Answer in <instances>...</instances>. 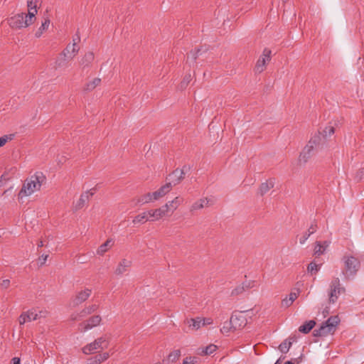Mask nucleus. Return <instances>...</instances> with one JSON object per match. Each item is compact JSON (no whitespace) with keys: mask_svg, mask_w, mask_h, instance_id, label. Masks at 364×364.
Listing matches in <instances>:
<instances>
[{"mask_svg":"<svg viewBox=\"0 0 364 364\" xmlns=\"http://www.w3.org/2000/svg\"><path fill=\"white\" fill-rule=\"evenodd\" d=\"M46 176L42 172H36L25 180L22 188L18 193V200L23 202V198L31 196L41 190L42 185L46 181Z\"/></svg>","mask_w":364,"mask_h":364,"instance_id":"nucleus-1","label":"nucleus"},{"mask_svg":"<svg viewBox=\"0 0 364 364\" xmlns=\"http://www.w3.org/2000/svg\"><path fill=\"white\" fill-rule=\"evenodd\" d=\"M340 322V319L338 316L329 317L325 322H323L319 328L314 331V336H326L329 334H333Z\"/></svg>","mask_w":364,"mask_h":364,"instance_id":"nucleus-2","label":"nucleus"},{"mask_svg":"<svg viewBox=\"0 0 364 364\" xmlns=\"http://www.w3.org/2000/svg\"><path fill=\"white\" fill-rule=\"evenodd\" d=\"M7 22L11 28L21 29L33 24L34 21L32 19L29 20L26 13H21L8 18Z\"/></svg>","mask_w":364,"mask_h":364,"instance_id":"nucleus-3","label":"nucleus"},{"mask_svg":"<svg viewBox=\"0 0 364 364\" xmlns=\"http://www.w3.org/2000/svg\"><path fill=\"white\" fill-rule=\"evenodd\" d=\"M346 289L341 284L338 277H334L329 285L328 300L329 303L334 304L337 301L340 295L345 294Z\"/></svg>","mask_w":364,"mask_h":364,"instance_id":"nucleus-4","label":"nucleus"},{"mask_svg":"<svg viewBox=\"0 0 364 364\" xmlns=\"http://www.w3.org/2000/svg\"><path fill=\"white\" fill-rule=\"evenodd\" d=\"M320 141L321 136L319 135H315L309 141L299 155V161L300 164H305L308 161Z\"/></svg>","mask_w":364,"mask_h":364,"instance_id":"nucleus-5","label":"nucleus"},{"mask_svg":"<svg viewBox=\"0 0 364 364\" xmlns=\"http://www.w3.org/2000/svg\"><path fill=\"white\" fill-rule=\"evenodd\" d=\"M345 264V272H343L346 279L353 277L360 267L359 260L354 257H346L343 258Z\"/></svg>","mask_w":364,"mask_h":364,"instance_id":"nucleus-6","label":"nucleus"},{"mask_svg":"<svg viewBox=\"0 0 364 364\" xmlns=\"http://www.w3.org/2000/svg\"><path fill=\"white\" fill-rule=\"evenodd\" d=\"M107 347L108 341L106 337L102 336L83 347L82 352L85 354L89 355L95 353L98 350L107 348Z\"/></svg>","mask_w":364,"mask_h":364,"instance_id":"nucleus-7","label":"nucleus"},{"mask_svg":"<svg viewBox=\"0 0 364 364\" xmlns=\"http://www.w3.org/2000/svg\"><path fill=\"white\" fill-rule=\"evenodd\" d=\"M271 54L270 49L266 48L263 50L255 66L254 70L256 73H261L265 70L267 64L271 60Z\"/></svg>","mask_w":364,"mask_h":364,"instance_id":"nucleus-8","label":"nucleus"},{"mask_svg":"<svg viewBox=\"0 0 364 364\" xmlns=\"http://www.w3.org/2000/svg\"><path fill=\"white\" fill-rule=\"evenodd\" d=\"M247 311H240L234 313L231 316V322L233 323L234 330H237L245 327L247 323L245 313Z\"/></svg>","mask_w":364,"mask_h":364,"instance_id":"nucleus-9","label":"nucleus"},{"mask_svg":"<svg viewBox=\"0 0 364 364\" xmlns=\"http://www.w3.org/2000/svg\"><path fill=\"white\" fill-rule=\"evenodd\" d=\"M213 203L214 200L211 198H201L192 203V205L190 206L189 210L191 213H193L204 208L209 207L213 205Z\"/></svg>","mask_w":364,"mask_h":364,"instance_id":"nucleus-10","label":"nucleus"},{"mask_svg":"<svg viewBox=\"0 0 364 364\" xmlns=\"http://www.w3.org/2000/svg\"><path fill=\"white\" fill-rule=\"evenodd\" d=\"M41 4L42 0H28V13L26 15L28 16L29 20L32 19L34 21H36V15L38 13V9L41 6Z\"/></svg>","mask_w":364,"mask_h":364,"instance_id":"nucleus-11","label":"nucleus"},{"mask_svg":"<svg viewBox=\"0 0 364 364\" xmlns=\"http://www.w3.org/2000/svg\"><path fill=\"white\" fill-rule=\"evenodd\" d=\"M91 294L92 289L89 288H85L77 291L72 301L73 306H77L85 302L90 296Z\"/></svg>","mask_w":364,"mask_h":364,"instance_id":"nucleus-12","label":"nucleus"},{"mask_svg":"<svg viewBox=\"0 0 364 364\" xmlns=\"http://www.w3.org/2000/svg\"><path fill=\"white\" fill-rule=\"evenodd\" d=\"M101 322V316L99 315H95L90 318L85 322L81 323L79 325V328L80 331L85 332L89 329L98 326Z\"/></svg>","mask_w":364,"mask_h":364,"instance_id":"nucleus-13","label":"nucleus"},{"mask_svg":"<svg viewBox=\"0 0 364 364\" xmlns=\"http://www.w3.org/2000/svg\"><path fill=\"white\" fill-rule=\"evenodd\" d=\"M132 264V260L123 258L117 264L114 269V274L117 276H122L129 271Z\"/></svg>","mask_w":364,"mask_h":364,"instance_id":"nucleus-14","label":"nucleus"},{"mask_svg":"<svg viewBox=\"0 0 364 364\" xmlns=\"http://www.w3.org/2000/svg\"><path fill=\"white\" fill-rule=\"evenodd\" d=\"M183 202V198L180 196L175 197L172 200L168 201L163 206L166 214L169 212L173 213Z\"/></svg>","mask_w":364,"mask_h":364,"instance_id":"nucleus-15","label":"nucleus"},{"mask_svg":"<svg viewBox=\"0 0 364 364\" xmlns=\"http://www.w3.org/2000/svg\"><path fill=\"white\" fill-rule=\"evenodd\" d=\"M98 308V306L96 304H92L88 306L85 307L82 309L79 313L73 314L70 316L73 321L79 320L81 318L85 317L89 314L95 312Z\"/></svg>","mask_w":364,"mask_h":364,"instance_id":"nucleus-16","label":"nucleus"},{"mask_svg":"<svg viewBox=\"0 0 364 364\" xmlns=\"http://www.w3.org/2000/svg\"><path fill=\"white\" fill-rule=\"evenodd\" d=\"M79 49L80 47L78 45H77V43L68 44L65 50L62 52L61 55H63L64 58H67L68 59L71 60L78 53Z\"/></svg>","mask_w":364,"mask_h":364,"instance_id":"nucleus-17","label":"nucleus"},{"mask_svg":"<svg viewBox=\"0 0 364 364\" xmlns=\"http://www.w3.org/2000/svg\"><path fill=\"white\" fill-rule=\"evenodd\" d=\"M36 314H35V309L32 308L26 311H23L21 313L18 318V322L20 325H23L26 322H31L32 321H36Z\"/></svg>","mask_w":364,"mask_h":364,"instance_id":"nucleus-18","label":"nucleus"},{"mask_svg":"<svg viewBox=\"0 0 364 364\" xmlns=\"http://www.w3.org/2000/svg\"><path fill=\"white\" fill-rule=\"evenodd\" d=\"M148 215H149L151 222L159 220L167 215L163 206L159 208L149 210Z\"/></svg>","mask_w":364,"mask_h":364,"instance_id":"nucleus-19","label":"nucleus"},{"mask_svg":"<svg viewBox=\"0 0 364 364\" xmlns=\"http://www.w3.org/2000/svg\"><path fill=\"white\" fill-rule=\"evenodd\" d=\"M173 185L171 182L166 183L165 185L162 186L159 189L153 192L154 198L156 200H159L160 198L165 196L167 193H168L172 189Z\"/></svg>","mask_w":364,"mask_h":364,"instance_id":"nucleus-20","label":"nucleus"},{"mask_svg":"<svg viewBox=\"0 0 364 364\" xmlns=\"http://www.w3.org/2000/svg\"><path fill=\"white\" fill-rule=\"evenodd\" d=\"M114 245V240L112 238L107 239L104 243L98 247L96 250V254L100 256H103Z\"/></svg>","mask_w":364,"mask_h":364,"instance_id":"nucleus-21","label":"nucleus"},{"mask_svg":"<svg viewBox=\"0 0 364 364\" xmlns=\"http://www.w3.org/2000/svg\"><path fill=\"white\" fill-rule=\"evenodd\" d=\"M185 173L183 169H176L169 175V180L173 186L179 183L183 178Z\"/></svg>","mask_w":364,"mask_h":364,"instance_id":"nucleus-22","label":"nucleus"},{"mask_svg":"<svg viewBox=\"0 0 364 364\" xmlns=\"http://www.w3.org/2000/svg\"><path fill=\"white\" fill-rule=\"evenodd\" d=\"M134 200L136 201V205H144L154 202L156 199L154 198L153 193H147L136 198Z\"/></svg>","mask_w":364,"mask_h":364,"instance_id":"nucleus-23","label":"nucleus"},{"mask_svg":"<svg viewBox=\"0 0 364 364\" xmlns=\"http://www.w3.org/2000/svg\"><path fill=\"white\" fill-rule=\"evenodd\" d=\"M147 221H150L149 215H148V210L143 212L136 216H135L132 220L133 224H144Z\"/></svg>","mask_w":364,"mask_h":364,"instance_id":"nucleus-24","label":"nucleus"},{"mask_svg":"<svg viewBox=\"0 0 364 364\" xmlns=\"http://www.w3.org/2000/svg\"><path fill=\"white\" fill-rule=\"evenodd\" d=\"M202 318L196 317L195 318L187 319L186 323L192 330H198L202 326Z\"/></svg>","mask_w":364,"mask_h":364,"instance_id":"nucleus-25","label":"nucleus"},{"mask_svg":"<svg viewBox=\"0 0 364 364\" xmlns=\"http://www.w3.org/2000/svg\"><path fill=\"white\" fill-rule=\"evenodd\" d=\"M50 23V19L47 17L44 18V21L42 22L41 26L36 31L35 36L37 38H39L42 36V34L46 31Z\"/></svg>","mask_w":364,"mask_h":364,"instance_id":"nucleus-26","label":"nucleus"},{"mask_svg":"<svg viewBox=\"0 0 364 364\" xmlns=\"http://www.w3.org/2000/svg\"><path fill=\"white\" fill-rule=\"evenodd\" d=\"M100 82L101 79L95 77L85 84L84 90L87 92L92 91L96 87L100 85Z\"/></svg>","mask_w":364,"mask_h":364,"instance_id":"nucleus-27","label":"nucleus"},{"mask_svg":"<svg viewBox=\"0 0 364 364\" xmlns=\"http://www.w3.org/2000/svg\"><path fill=\"white\" fill-rule=\"evenodd\" d=\"M274 187V182L272 180L267 181L264 183H262L259 189V193L261 196L267 193L269 190H271Z\"/></svg>","mask_w":364,"mask_h":364,"instance_id":"nucleus-28","label":"nucleus"},{"mask_svg":"<svg viewBox=\"0 0 364 364\" xmlns=\"http://www.w3.org/2000/svg\"><path fill=\"white\" fill-rule=\"evenodd\" d=\"M316 325V322L313 320L309 321L304 323L303 325L300 326L299 328V331L303 333H308L311 331V330Z\"/></svg>","mask_w":364,"mask_h":364,"instance_id":"nucleus-29","label":"nucleus"},{"mask_svg":"<svg viewBox=\"0 0 364 364\" xmlns=\"http://www.w3.org/2000/svg\"><path fill=\"white\" fill-rule=\"evenodd\" d=\"M109 353H103L95 355L93 358L90 359V364H98L104 362L109 358Z\"/></svg>","mask_w":364,"mask_h":364,"instance_id":"nucleus-30","label":"nucleus"},{"mask_svg":"<svg viewBox=\"0 0 364 364\" xmlns=\"http://www.w3.org/2000/svg\"><path fill=\"white\" fill-rule=\"evenodd\" d=\"M95 56L94 53L92 52H88L85 54L83 58L81 60L80 63L85 67L90 65L92 62L94 60Z\"/></svg>","mask_w":364,"mask_h":364,"instance_id":"nucleus-31","label":"nucleus"},{"mask_svg":"<svg viewBox=\"0 0 364 364\" xmlns=\"http://www.w3.org/2000/svg\"><path fill=\"white\" fill-rule=\"evenodd\" d=\"M325 245H321L320 242H316L314 247V254L317 256H320L322 255L326 248L328 246V244L326 242H324Z\"/></svg>","mask_w":364,"mask_h":364,"instance_id":"nucleus-32","label":"nucleus"},{"mask_svg":"<svg viewBox=\"0 0 364 364\" xmlns=\"http://www.w3.org/2000/svg\"><path fill=\"white\" fill-rule=\"evenodd\" d=\"M89 200V193H84L80 196L79 200L76 203L75 209H81Z\"/></svg>","mask_w":364,"mask_h":364,"instance_id":"nucleus-33","label":"nucleus"},{"mask_svg":"<svg viewBox=\"0 0 364 364\" xmlns=\"http://www.w3.org/2000/svg\"><path fill=\"white\" fill-rule=\"evenodd\" d=\"M232 331H235L233 328V323L231 322V318L229 321L224 322L223 327L220 329V331L223 334H228Z\"/></svg>","mask_w":364,"mask_h":364,"instance_id":"nucleus-34","label":"nucleus"},{"mask_svg":"<svg viewBox=\"0 0 364 364\" xmlns=\"http://www.w3.org/2000/svg\"><path fill=\"white\" fill-rule=\"evenodd\" d=\"M292 345L291 340H285L279 346V349L282 353H287Z\"/></svg>","mask_w":364,"mask_h":364,"instance_id":"nucleus-35","label":"nucleus"},{"mask_svg":"<svg viewBox=\"0 0 364 364\" xmlns=\"http://www.w3.org/2000/svg\"><path fill=\"white\" fill-rule=\"evenodd\" d=\"M35 309V314H36V319L39 320L41 318H46L49 312L46 309H40V308H34Z\"/></svg>","mask_w":364,"mask_h":364,"instance_id":"nucleus-36","label":"nucleus"},{"mask_svg":"<svg viewBox=\"0 0 364 364\" xmlns=\"http://www.w3.org/2000/svg\"><path fill=\"white\" fill-rule=\"evenodd\" d=\"M218 347L217 346L214 344H210L209 346H206L205 348H202L201 352L200 353V355H210L214 353L217 350Z\"/></svg>","mask_w":364,"mask_h":364,"instance_id":"nucleus-37","label":"nucleus"},{"mask_svg":"<svg viewBox=\"0 0 364 364\" xmlns=\"http://www.w3.org/2000/svg\"><path fill=\"white\" fill-rule=\"evenodd\" d=\"M181 355V353L180 350H178V349L174 350L169 353V355L168 356V360L173 363L178 360Z\"/></svg>","mask_w":364,"mask_h":364,"instance_id":"nucleus-38","label":"nucleus"},{"mask_svg":"<svg viewBox=\"0 0 364 364\" xmlns=\"http://www.w3.org/2000/svg\"><path fill=\"white\" fill-rule=\"evenodd\" d=\"M15 134H10L4 135L0 137V148L4 146L8 141H12L14 139Z\"/></svg>","mask_w":364,"mask_h":364,"instance_id":"nucleus-39","label":"nucleus"},{"mask_svg":"<svg viewBox=\"0 0 364 364\" xmlns=\"http://www.w3.org/2000/svg\"><path fill=\"white\" fill-rule=\"evenodd\" d=\"M68 60L67 58H64L63 55H60L55 60V68H60L66 65V60Z\"/></svg>","mask_w":364,"mask_h":364,"instance_id":"nucleus-40","label":"nucleus"},{"mask_svg":"<svg viewBox=\"0 0 364 364\" xmlns=\"http://www.w3.org/2000/svg\"><path fill=\"white\" fill-rule=\"evenodd\" d=\"M320 269V266L316 264L315 262H311L307 267V270L311 274H316Z\"/></svg>","mask_w":364,"mask_h":364,"instance_id":"nucleus-41","label":"nucleus"},{"mask_svg":"<svg viewBox=\"0 0 364 364\" xmlns=\"http://www.w3.org/2000/svg\"><path fill=\"white\" fill-rule=\"evenodd\" d=\"M334 127L332 126H328L325 128V129L323 132V134L324 136H328L332 135L334 133Z\"/></svg>","mask_w":364,"mask_h":364,"instance_id":"nucleus-42","label":"nucleus"},{"mask_svg":"<svg viewBox=\"0 0 364 364\" xmlns=\"http://www.w3.org/2000/svg\"><path fill=\"white\" fill-rule=\"evenodd\" d=\"M198 361V358L196 357H186L183 361V364H196Z\"/></svg>","mask_w":364,"mask_h":364,"instance_id":"nucleus-43","label":"nucleus"},{"mask_svg":"<svg viewBox=\"0 0 364 364\" xmlns=\"http://www.w3.org/2000/svg\"><path fill=\"white\" fill-rule=\"evenodd\" d=\"M191 80V75L189 74V75H186L183 81L181 82V87H186L188 83L190 82V81Z\"/></svg>","mask_w":364,"mask_h":364,"instance_id":"nucleus-44","label":"nucleus"},{"mask_svg":"<svg viewBox=\"0 0 364 364\" xmlns=\"http://www.w3.org/2000/svg\"><path fill=\"white\" fill-rule=\"evenodd\" d=\"M299 294V290H297L296 291L291 292L289 295V301H291L294 302L297 299Z\"/></svg>","mask_w":364,"mask_h":364,"instance_id":"nucleus-45","label":"nucleus"},{"mask_svg":"<svg viewBox=\"0 0 364 364\" xmlns=\"http://www.w3.org/2000/svg\"><path fill=\"white\" fill-rule=\"evenodd\" d=\"M311 234L308 232H306L304 233V235L300 237L299 242L303 245L306 242V241L308 240Z\"/></svg>","mask_w":364,"mask_h":364,"instance_id":"nucleus-46","label":"nucleus"},{"mask_svg":"<svg viewBox=\"0 0 364 364\" xmlns=\"http://www.w3.org/2000/svg\"><path fill=\"white\" fill-rule=\"evenodd\" d=\"M244 291V287H237L232 291V295H238Z\"/></svg>","mask_w":364,"mask_h":364,"instance_id":"nucleus-47","label":"nucleus"},{"mask_svg":"<svg viewBox=\"0 0 364 364\" xmlns=\"http://www.w3.org/2000/svg\"><path fill=\"white\" fill-rule=\"evenodd\" d=\"M48 257V255H42L38 258V263H39L40 266H43L46 263Z\"/></svg>","mask_w":364,"mask_h":364,"instance_id":"nucleus-48","label":"nucleus"},{"mask_svg":"<svg viewBox=\"0 0 364 364\" xmlns=\"http://www.w3.org/2000/svg\"><path fill=\"white\" fill-rule=\"evenodd\" d=\"M10 286V280L9 279H4L1 284L0 287L1 289H7Z\"/></svg>","mask_w":364,"mask_h":364,"instance_id":"nucleus-49","label":"nucleus"},{"mask_svg":"<svg viewBox=\"0 0 364 364\" xmlns=\"http://www.w3.org/2000/svg\"><path fill=\"white\" fill-rule=\"evenodd\" d=\"M293 304V301H289V298H285L282 301V305L284 307H289Z\"/></svg>","mask_w":364,"mask_h":364,"instance_id":"nucleus-50","label":"nucleus"},{"mask_svg":"<svg viewBox=\"0 0 364 364\" xmlns=\"http://www.w3.org/2000/svg\"><path fill=\"white\" fill-rule=\"evenodd\" d=\"M200 52V50H197V51L196 52H191V53H189L188 55V58H191L193 60H195L196 58H197V56H198V53Z\"/></svg>","mask_w":364,"mask_h":364,"instance_id":"nucleus-51","label":"nucleus"},{"mask_svg":"<svg viewBox=\"0 0 364 364\" xmlns=\"http://www.w3.org/2000/svg\"><path fill=\"white\" fill-rule=\"evenodd\" d=\"M316 230V225L311 224L307 232H309L311 235L314 232H315Z\"/></svg>","mask_w":364,"mask_h":364,"instance_id":"nucleus-52","label":"nucleus"},{"mask_svg":"<svg viewBox=\"0 0 364 364\" xmlns=\"http://www.w3.org/2000/svg\"><path fill=\"white\" fill-rule=\"evenodd\" d=\"M202 326L205 324H210L212 323V320L210 318H202Z\"/></svg>","mask_w":364,"mask_h":364,"instance_id":"nucleus-53","label":"nucleus"},{"mask_svg":"<svg viewBox=\"0 0 364 364\" xmlns=\"http://www.w3.org/2000/svg\"><path fill=\"white\" fill-rule=\"evenodd\" d=\"M21 360L19 358L15 357L11 360V364H20Z\"/></svg>","mask_w":364,"mask_h":364,"instance_id":"nucleus-54","label":"nucleus"},{"mask_svg":"<svg viewBox=\"0 0 364 364\" xmlns=\"http://www.w3.org/2000/svg\"><path fill=\"white\" fill-rule=\"evenodd\" d=\"M85 193H89V198H90V197H92L95 194V189L92 188V189H90L88 191H86Z\"/></svg>","mask_w":364,"mask_h":364,"instance_id":"nucleus-55","label":"nucleus"},{"mask_svg":"<svg viewBox=\"0 0 364 364\" xmlns=\"http://www.w3.org/2000/svg\"><path fill=\"white\" fill-rule=\"evenodd\" d=\"M80 41V37L77 36L75 38H73V43H77V45H78V42Z\"/></svg>","mask_w":364,"mask_h":364,"instance_id":"nucleus-56","label":"nucleus"},{"mask_svg":"<svg viewBox=\"0 0 364 364\" xmlns=\"http://www.w3.org/2000/svg\"><path fill=\"white\" fill-rule=\"evenodd\" d=\"M329 314V310L326 309L323 311V315L324 317H326Z\"/></svg>","mask_w":364,"mask_h":364,"instance_id":"nucleus-57","label":"nucleus"},{"mask_svg":"<svg viewBox=\"0 0 364 364\" xmlns=\"http://www.w3.org/2000/svg\"><path fill=\"white\" fill-rule=\"evenodd\" d=\"M359 173H360V178H361L362 176H364V168L360 169V171H359Z\"/></svg>","mask_w":364,"mask_h":364,"instance_id":"nucleus-58","label":"nucleus"},{"mask_svg":"<svg viewBox=\"0 0 364 364\" xmlns=\"http://www.w3.org/2000/svg\"><path fill=\"white\" fill-rule=\"evenodd\" d=\"M43 245H44V244H43V242L42 240H41V241H39V242H38V247H43Z\"/></svg>","mask_w":364,"mask_h":364,"instance_id":"nucleus-59","label":"nucleus"},{"mask_svg":"<svg viewBox=\"0 0 364 364\" xmlns=\"http://www.w3.org/2000/svg\"><path fill=\"white\" fill-rule=\"evenodd\" d=\"M285 364H294L291 361H287L285 363Z\"/></svg>","mask_w":364,"mask_h":364,"instance_id":"nucleus-60","label":"nucleus"},{"mask_svg":"<svg viewBox=\"0 0 364 364\" xmlns=\"http://www.w3.org/2000/svg\"><path fill=\"white\" fill-rule=\"evenodd\" d=\"M282 1H283L284 3H286V2H287V1H288V0H282Z\"/></svg>","mask_w":364,"mask_h":364,"instance_id":"nucleus-61","label":"nucleus"},{"mask_svg":"<svg viewBox=\"0 0 364 364\" xmlns=\"http://www.w3.org/2000/svg\"><path fill=\"white\" fill-rule=\"evenodd\" d=\"M279 360H278L274 364H279Z\"/></svg>","mask_w":364,"mask_h":364,"instance_id":"nucleus-62","label":"nucleus"}]
</instances>
